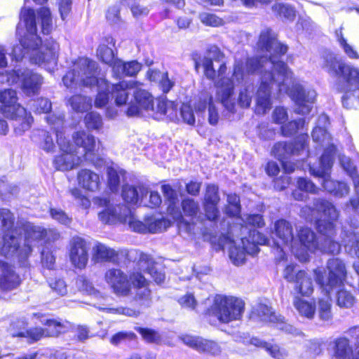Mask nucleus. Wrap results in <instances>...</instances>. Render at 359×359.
<instances>
[{
    "mask_svg": "<svg viewBox=\"0 0 359 359\" xmlns=\"http://www.w3.org/2000/svg\"><path fill=\"white\" fill-rule=\"evenodd\" d=\"M67 149L60 148L62 154L57 156L54 160V165L57 170H69L79 165L83 161V157L79 155V151L69 143L67 139L64 140Z\"/></svg>",
    "mask_w": 359,
    "mask_h": 359,
    "instance_id": "obj_21",
    "label": "nucleus"
},
{
    "mask_svg": "<svg viewBox=\"0 0 359 359\" xmlns=\"http://www.w3.org/2000/svg\"><path fill=\"white\" fill-rule=\"evenodd\" d=\"M52 108L50 101L47 98L41 97L33 101L32 109L37 113H48Z\"/></svg>",
    "mask_w": 359,
    "mask_h": 359,
    "instance_id": "obj_63",
    "label": "nucleus"
},
{
    "mask_svg": "<svg viewBox=\"0 0 359 359\" xmlns=\"http://www.w3.org/2000/svg\"><path fill=\"white\" fill-rule=\"evenodd\" d=\"M355 303L353 294L346 290H340L337 293V304L341 308H351Z\"/></svg>",
    "mask_w": 359,
    "mask_h": 359,
    "instance_id": "obj_50",
    "label": "nucleus"
},
{
    "mask_svg": "<svg viewBox=\"0 0 359 359\" xmlns=\"http://www.w3.org/2000/svg\"><path fill=\"white\" fill-rule=\"evenodd\" d=\"M120 210H123V215L119 217V222L122 223H128L129 226L133 229L134 231L139 233H147V222L146 224L136 219L131 210L127 206H123L119 208Z\"/></svg>",
    "mask_w": 359,
    "mask_h": 359,
    "instance_id": "obj_39",
    "label": "nucleus"
},
{
    "mask_svg": "<svg viewBox=\"0 0 359 359\" xmlns=\"http://www.w3.org/2000/svg\"><path fill=\"white\" fill-rule=\"evenodd\" d=\"M20 222H26L20 219L15 224V217L13 212L8 209H0V233H4L2 245L0 248V255L6 258L18 257L20 262V250L23 246L20 245L21 237L17 235L24 231V229L18 226Z\"/></svg>",
    "mask_w": 359,
    "mask_h": 359,
    "instance_id": "obj_4",
    "label": "nucleus"
},
{
    "mask_svg": "<svg viewBox=\"0 0 359 359\" xmlns=\"http://www.w3.org/2000/svg\"><path fill=\"white\" fill-rule=\"evenodd\" d=\"M17 101L15 90L6 89L0 93V102L3 104L2 111L7 118L15 121V131L20 135L30 128L33 118L27 114L23 107L17 104Z\"/></svg>",
    "mask_w": 359,
    "mask_h": 359,
    "instance_id": "obj_7",
    "label": "nucleus"
},
{
    "mask_svg": "<svg viewBox=\"0 0 359 359\" xmlns=\"http://www.w3.org/2000/svg\"><path fill=\"white\" fill-rule=\"evenodd\" d=\"M97 64L87 57H79L72 68L62 78L67 88L77 86H92L98 85L99 92L95 101L97 107L105 106L109 100V84L104 80L97 79Z\"/></svg>",
    "mask_w": 359,
    "mask_h": 359,
    "instance_id": "obj_3",
    "label": "nucleus"
},
{
    "mask_svg": "<svg viewBox=\"0 0 359 359\" xmlns=\"http://www.w3.org/2000/svg\"><path fill=\"white\" fill-rule=\"evenodd\" d=\"M69 259L78 269H84L88 261V248L86 241L81 237L74 236L69 242Z\"/></svg>",
    "mask_w": 359,
    "mask_h": 359,
    "instance_id": "obj_22",
    "label": "nucleus"
},
{
    "mask_svg": "<svg viewBox=\"0 0 359 359\" xmlns=\"http://www.w3.org/2000/svg\"><path fill=\"white\" fill-rule=\"evenodd\" d=\"M148 76L151 81L159 82L160 88L164 93H168L175 86V81L169 78L167 72L151 70L148 72Z\"/></svg>",
    "mask_w": 359,
    "mask_h": 359,
    "instance_id": "obj_41",
    "label": "nucleus"
},
{
    "mask_svg": "<svg viewBox=\"0 0 359 359\" xmlns=\"http://www.w3.org/2000/svg\"><path fill=\"white\" fill-rule=\"evenodd\" d=\"M130 279L134 290V292L131 290L130 294L133 296L132 301L134 304L141 309L150 307L152 304V296L148 287L147 280L139 272L130 274Z\"/></svg>",
    "mask_w": 359,
    "mask_h": 359,
    "instance_id": "obj_14",
    "label": "nucleus"
},
{
    "mask_svg": "<svg viewBox=\"0 0 359 359\" xmlns=\"http://www.w3.org/2000/svg\"><path fill=\"white\" fill-rule=\"evenodd\" d=\"M321 60L322 68L330 76L341 78L346 89H359V68L346 64L329 51L323 53Z\"/></svg>",
    "mask_w": 359,
    "mask_h": 359,
    "instance_id": "obj_6",
    "label": "nucleus"
},
{
    "mask_svg": "<svg viewBox=\"0 0 359 359\" xmlns=\"http://www.w3.org/2000/svg\"><path fill=\"white\" fill-rule=\"evenodd\" d=\"M117 254L115 250L100 243H97L93 248V260L95 262L109 261Z\"/></svg>",
    "mask_w": 359,
    "mask_h": 359,
    "instance_id": "obj_42",
    "label": "nucleus"
},
{
    "mask_svg": "<svg viewBox=\"0 0 359 359\" xmlns=\"http://www.w3.org/2000/svg\"><path fill=\"white\" fill-rule=\"evenodd\" d=\"M304 123L305 121L304 118H299L297 121L288 122L282 126V133L285 136L293 135L298 130L304 128Z\"/></svg>",
    "mask_w": 359,
    "mask_h": 359,
    "instance_id": "obj_58",
    "label": "nucleus"
},
{
    "mask_svg": "<svg viewBox=\"0 0 359 359\" xmlns=\"http://www.w3.org/2000/svg\"><path fill=\"white\" fill-rule=\"evenodd\" d=\"M182 340L186 345L198 352L208 353L212 355H219L222 352V347L219 344L200 337L185 335L182 337Z\"/></svg>",
    "mask_w": 359,
    "mask_h": 359,
    "instance_id": "obj_26",
    "label": "nucleus"
},
{
    "mask_svg": "<svg viewBox=\"0 0 359 359\" xmlns=\"http://www.w3.org/2000/svg\"><path fill=\"white\" fill-rule=\"evenodd\" d=\"M294 290L302 296H310L313 291V286L311 278L304 271H298Z\"/></svg>",
    "mask_w": 359,
    "mask_h": 359,
    "instance_id": "obj_38",
    "label": "nucleus"
},
{
    "mask_svg": "<svg viewBox=\"0 0 359 359\" xmlns=\"http://www.w3.org/2000/svg\"><path fill=\"white\" fill-rule=\"evenodd\" d=\"M97 55L104 63L109 65L113 68L115 60L114 54L111 48L106 45L99 46L97 50Z\"/></svg>",
    "mask_w": 359,
    "mask_h": 359,
    "instance_id": "obj_53",
    "label": "nucleus"
},
{
    "mask_svg": "<svg viewBox=\"0 0 359 359\" xmlns=\"http://www.w3.org/2000/svg\"><path fill=\"white\" fill-rule=\"evenodd\" d=\"M332 359H359V345L347 337H339L331 344Z\"/></svg>",
    "mask_w": 359,
    "mask_h": 359,
    "instance_id": "obj_17",
    "label": "nucleus"
},
{
    "mask_svg": "<svg viewBox=\"0 0 359 359\" xmlns=\"http://www.w3.org/2000/svg\"><path fill=\"white\" fill-rule=\"evenodd\" d=\"M246 254L248 253L246 252L244 245H242V248H241L240 245L233 244L229 249V257L233 264L236 266L244 264Z\"/></svg>",
    "mask_w": 359,
    "mask_h": 359,
    "instance_id": "obj_49",
    "label": "nucleus"
},
{
    "mask_svg": "<svg viewBox=\"0 0 359 359\" xmlns=\"http://www.w3.org/2000/svg\"><path fill=\"white\" fill-rule=\"evenodd\" d=\"M138 264L140 269L150 274L156 283L160 284L164 281L165 278L164 273L159 271L157 266L154 264V262L149 255L141 252Z\"/></svg>",
    "mask_w": 359,
    "mask_h": 359,
    "instance_id": "obj_32",
    "label": "nucleus"
},
{
    "mask_svg": "<svg viewBox=\"0 0 359 359\" xmlns=\"http://www.w3.org/2000/svg\"><path fill=\"white\" fill-rule=\"evenodd\" d=\"M77 179L79 185L86 190L96 191L100 189L101 184L100 176L90 170L83 169L79 171Z\"/></svg>",
    "mask_w": 359,
    "mask_h": 359,
    "instance_id": "obj_33",
    "label": "nucleus"
},
{
    "mask_svg": "<svg viewBox=\"0 0 359 359\" xmlns=\"http://www.w3.org/2000/svg\"><path fill=\"white\" fill-rule=\"evenodd\" d=\"M300 216L309 222L318 224L320 220L336 221L339 213L334 205L328 201L316 198L313 201V207L304 206L300 210Z\"/></svg>",
    "mask_w": 359,
    "mask_h": 359,
    "instance_id": "obj_12",
    "label": "nucleus"
},
{
    "mask_svg": "<svg viewBox=\"0 0 359 359\" xmlns=\"http://www.w3.org/2000/svg\"><path fill=\"white\" fill-rule=\"evenodd\" d=\"M104 280L116 294L122 297L130 295L132 285L130 279L121 269H108L104 274Z\"/></svg>",
    "mask_w": 359,
    "mask_h": 359,
    "instance_id": "obj_16",
    "label": "nucleus"
},
{
    "mask_svg": "<svg viewBox=\"0 0 359 359\" xmlns=\"http://www.w3.org/2000/svg\"><path fill=\"white\" fill-rule=\"evenodd\" d=\"M325 297L318 301V313L320 320L328 321L332 318L330 293L323 292Z\"/></svg>",
    "mask_w": 359,
    "mask_h": 359,
    "instance_id": "obj_46",
    "label": "nucleus"
},
{
    "mask_svg": "<svg viewBox=\"0 0 359 359\" xmlns=\"http://www.w3.org/2000/svg\"><path fill=\"white\" fill-rule=\"evenodd\" d=\"M200 65L202 66L204 74L208 79L214 80L216 77L219 78V81L216 82L218 99L226 110L234 112L235 102L231 96L233 93L234 84L236 81L233 76L232 79L224 76L226 71L225 63L220 64L218 71L216 72L213 67L212 60L205 57L201 62H196V69H198Z\"/></svg>",
    "mask_w": 359,
    "mask_h": 359,
    "instance_id": "obj_5",
    "label": "nucleus"
},
{
    "mask_svg": "<svg viewBox=\"0 0 359 359\" xmlns=\"http://www.w3.org/2000/svg\"><path fill=\"white\" fill-rule=\"evenodd\" d=\"M208 108V121L211 125H216L219 120L217 111L213 104L212 97L208 93H202L195 108L198 112H204Z\"/></svg>",
    "mask_w": 359,
    "mask_h": 359,
    "instance_id": "obj_31",
    "label": "nucleus"
},
{
    "mask_svg": "<svg viewBox=\"0 0 359 359\" xmlns=\"http://www.w3.org/2000/svg\"><path fill=\"white\" fill-rule=\"evenodd\" d=\"M339 161L341 166L351 177L357 194V191L359 192V175L357 173L355 166L353 164L350 158L346 156H340Z\"/></svg>",
    "mask_w": 359,
    "mask_h": 359,
    "instance_id": "obj_45",
    "label": "nucleus"
},
{
    "mask_svg": "<svg viewBox=\"0 0 359 359\" xmlns=\"http://www.w3.org/2000/svg\"><path fill=\"white\" fill-rule=\"evenodd\" d=\"M272 9L273 11L280 17L285 18L288 20H292L295 15L294 8L287 4L280 3L276 4L273 6Z\"/></svg>",
    "mask_w": 359,
    "mask_h": 359,
    "instance_id": "obj_57",
    "label": "nucleus"
},
{
    "mask_svg": "<svg viewBox=\"0 0 359 359\" xmlns=\"http://www.w3.org/2000/svg\"><path fill=\"white\" fill-rule=\"evenodd\" d=\"M11 334L13 337H26L29 343L39 341L42 337H46L44 329L41 327H34L19 332H11Z\"/></svg>",
    "mask_w": 359,
    "mask_h": 359,
    "instance_id": "obj_47",
    "label": "nucleus"
},
{
    "mask_svg": "<svg viewBox=\"0 0 359 359\" xmlns=\"http://www.w3.org/2000/svg\"><path fill=\"white\" fill-rule=\"evenodd\" d=\"M72 138L78 147L76 150L79 151V155L86 160H92L91 156L96 146L95 137L82 131L75 133Z\"/></svg>",
    "mask_w": 359,
    "mask_h": 359,
    "instance_id": "obj_28",
    "label": "nucleus"
},
{
    "mask_svg": "<svg viewBox=\"0 0 359 359\" xmlns=\"http://www.w3.org/2000/svg\"><path fill=\"white\" fill-rule=\"evenodd\" d=\"M245 309L244 302L234 297L217 294L214 297L212 306L208 310L210 316H213L222 323H229L240 320Z\"/></svg>",
    "mask_w": 359,
    "mask_h": 359,
    "instance_id": "obj_9",
    "label": "nucleus"
},
{
    "mask_svg": "<svg viewBox=\"0 0 359 359\" xmlns=\"http://www.w3.org/2000/svg\"><path fill=\"white\" fill-rule=\"evenodd\" d=\"M308 138L309 136L305 134L299 135L294 143H276L273 147L272 154L282 162L291 154H299L301 151H304L307 148Z\"/></svg>",
    "mask_w": 359,
    "mask_h": 359,
    "instance_id": "obj_20",
    "label": "nucleus"
},
{
    "mask_svg": "<svg viewBox=\"0 0 359 359\" xmlns=\"http://www.w3.org/2000/svg\"><path fill=\"white\" fill-rule=\"evenodd\" d=\"M347 91L342 96V104L346 109H357L359 107V95L356 90L358 89H346Z\"/></svg>",
    "mask_w": 359,
    "mask_h": 359,
    "instance_id": "obj_52",
    "label": "nucleus"
},
{
    "mask_svg": "<svg viewBox=\"0 0 359 359\" xmlns=\"http://www.w3.org/2000/svg\"><path fill=\"white\" fill-rule=\"evenodd\" d=\"M336 36L340 46L343 48L344 53L347 56L352 59H357L359 57L358 53L353 49V48L349 45L346 40L343 36L342 28L336 30Z\"/></svg>",
    "mask_w": 359,
    "mask_h": 359,
    "instance_id": "obj_54",
    "label": "nucleus"
},
{
    "mask_svg": "<svg viewBox=\"0 0 359 359\" xmlns=\"http://www.w3.org/2000/svg\"><path fill=\"white\" fill-rule=\"evenodd\" d=\"M198 18L200 21L206 26L218 27L223 24L222 18L216 15L208 12H203L199 14Z\"/></svg>",
    "mask_w": 359,
    "mask_h": 359,
    "instance_id": "obj_59",
    "label": "nucleus"
},
{
    "mask_svg": "<svg viewBox=\"0 0 359 359\" xmlns=\"http://www.w3.org/2000/svg\"><path fill=\"white\" fill-rule=\"evenodd\" d=\"M50 213L53 219L63 225L69 226L72 223V218L61 209L52 208Z\"/></svg>",
    "mask_w": 359,
    "mask_h": 359,
    "instance_id": "obj_64",
    "label": "nucleus"
},
{
    "mask_svg": "<svg viewBox=\"0 0 359 359\" xmlns=\"http://www.w3.org/2000/svg\"><path fill=\"white\" fill-rule=\"evenodd\" d=\"M22 280L15 271V266L8 262L0 260V290L11 292L18 288Z\"/></svg>",
    "mask_w": 359,
    "mask_h": 359,
    "instance_id": "obj_23",
    "label": "nucleus"
},
{
    "mask_svg": "<svg viewBox=\"0 0 359 359\" xmlns=\"http://www.w3.org/2000/svg\"><path fill=\"white\" fill-rule=\"evenodd\" d=\"M86 126L88 129L97 130L102 126V121L100 115L95 112H90L85 116Z\"/></svg>",
    "mask_w": 359,
    "mask_h": 359,
    "instance_id": "obj_60",
    "label": "nucleus"
},
{
    "mask_svg": "<svg viewBox=\"0 0 359 359\" xmlns=\"http://www.w3.org/2000/svg\"><path fill=\"white\" fill-rule=\"evenodd\" d=\"M293 305L300 316L308 319L313 318L316 311L314 303L309 302L298 296H295L293 299Z\"/></svg>",
    "mask_w": 359,
    "mask_h": 359,
    "instance_id": "obj_43",
    "label": "nucleus"
},
{
    "mask_svg": "<svg viewBox=\"0 0 359 359\" xmlns=\"http://www.w3.org/2000/svg\"><path fill=\"white\" fill-rule=\"evenodd\" d=\"M69 102L72 109L78 112L86 111L91 107V100L81 95L72 96Z\"/></svg>",
    "mask_w": 359,
    "mask_h": 359,
    "instance_id": "obj_48",
    "label": "nucleus"
},
{
    "mask_svg": "<svg viewBox=\"0 0 359 359\" xmlns=\"http://www.w3.org/2000/svg\"><path fill=\"white\" fill-rule=\"evenodd\" d=\"M241 235L248 233V237L241 238V244L244 245L248 255H254L258 253L259 245H264L267 242V238L257 230L248 229V226L241 227Z\"/></svg>",
    "mask_w": 359,
    "mask_h": 359,
    "instance_id": "obj_25",
    "label": "nucleus"
},
{
    "mask_svg": "<svg viewBox=\"0 0 359 359\" xmlns=\"http://www.w3.org/2000/svg\"><path fill=\"white\" fill-rule=\"evenodd\" d=\"M257 315L260 320L265 322H270L276 324L278 329L293 335H299L301 332L292 325L285 321V318L277 315L272 309L265 304H260L255 309Z\"/></svg>",
    "mask_w": 359,
    "mask_h": 359,
    "instance_id": "obj_18",
    "label": "nucleus"
},
{
    "mask_svg": "<svg viewBox=\"0 0 359 359\" xmlns=\"http://www.w3.org/2000/svg\"><path fill=\"white\" fill-rule=\"evenodd\" d=\"M38 18L41 20V31L48 34L52 29V18L50 10L48 8H41L38 12Z\"/></svg>",
    "mask_w": 359,
    "mask_h": 359,
    "instance_id": "obj_51",
    "label": "nucleus"
},
{
    "mask_svg": "<svg viewBox=\"0 0 359 359\" xmlns=\"http://www.w3.org/2000/svg\"><path fill=\"white\" fill-rule=\"evenodd\" d=\"M326 269L328 271L327 276L320 269H316L313 272L316 282L322 292L331 293L344 284L346 278L347 270L344 262L337 257L329 259Z\"/></svg>",
    "mask_w": 359,
    "mask_h": 359,
    "instance_id": "obj_8",
    "label": "nucleus"
},
{
    "mask_svg": "<svg viewBox=\"0 0 359 359\" xmlns=\"http://www.w3.org/2000/svg\"><path fill=\"white\" fill-rule=\"evenodd\" d=\"M182 208L184 214L189 217L196 216L200 210L198 203L189 198L182 201Z\"/></svg>",
    "mask_w": 359,
    "mask_h": 359,
    "instance_id": "obj_56",
    "label": "nucleus"
},
{
    "mask_svg": "<svg viewBox=\"0 0 359 359\" xmlns=\"http://www.w3.org/2000/svg\"><path fill=\"white\" fill-rule=\"evenodd\" d=\"M254 94L253 87L250 85L245 86L241 90L238 95V102L241 107L248 108L252 102Z\"/></svg>",
    "mask_w": 359,
    "mask_h": 359,
    "instance_id": "obj_55",
    "label": "nucleus"
},
{
    "mask_svg": "<svg viewBox=\"0 0 359 359\" xmlns=\"http://www.w3.org/2000/svg\"><path fill=\"white\" fill-rule=\"evenodd\" d=\"M219 199L218 187L213 184L208 185L203 204H218Z\"/></svg>",
    "mask_w": 359,
    "mask_h": 359,
    "instance_id": "obj_61",
    "label": "nucleus"
},
{
    "mask_svg": "<svg viewBox=\"0 0 359 359\" xmlns=\"http://www.w3.org/2000/svg\"><path fill=\"white\" fill-rule=\"evenodd\" d=\"M8 81L11 83L20 82L25 94L31 96L39 93L43 83V77L28 69H17L9 73Z\"/></svg>",
    "mask_w": 359,
    "mask_h": 359,
    "instance_id": "obj_13",
    "label": "nucleus"
},
{
    "mask_svg": "<svg viewBox=\"0 0 359 359\" xmlns=\"http://www.w3.org/2000/svg\"><path fill=\"white\" fill-rule=\"evenodd\" d=\"M298 236L302 244L310 251L315 250L318 247L315 233L309 228H301Z\"/></svg>",
    "mask_w": 359,
    "mask_h": 359,
    "instance_id": "obj_44",
    "label": "nucleus"
},
{
    "mask_svg": "<svg viewBox=\"0 0 359 359\" xmlns=\"http://www.w3.org/2000/svg\"><path fill=\"white\" fill-rule=\"evenodd\" d=\"M140 83L138 82L135 90L134 91L135 103H131L128 107L126 114L128 116H136L142 114V111H154V98L153 96L147 90H143L139 86Z\"/></svg>",
    "mask_w": 359,
    "mask_h": 359,
    "instance_id": "obj_19",
    "label": "nucleus"
},
{
    "mask_svg": "<svg viewBox=\"0 0 359 359\" xmlns=\"http://www.w3.org/2000/svg\"><path fill=\"white\" fill-rule=\"evenodd\" d=\"M151 111L154 118L157 120L163 119L164 116H166L170 121L178 119L177 104L165 97L157 100L154 110Z\"/></svg>",
    "mask_w": 359,
    "mask_h": 359,
    "instance_id": "obj_29",
    "label": "nucleus"
},
{
    "mask_svg": "<svg viewBox=\"0 0 359 359\" xmlns=\"http://www.w3.org/2000/svg\"><path fill=\"white\" fill-rule=\"evenodd\" d=\"M180 116L184 123L194 126L196 121L195 116L190 105L183 104L180 108Z\"/></svg>",
    "mask_w": 359,
    "mask_h": 359,
    "instance_id": "obj_62",
    "label": "nucleus"
},
{
    "mask_svg": "<svg viewBox=\"0 0 359 359\" xmlns=\"http://www.w3.org/2000/svg\"><path fill=\"white\" fill-rule=\"evenodd\" d=\"M335 221L320 220L317 224V229L320 233L325 236L323 250L327 253L338 254L341 250V245L332 240L335 233Z\"/></svg>",
    "mask_w": 359,
    "mask_h": 359,
    "instance_id": "obj_24",
    "label": "nucleus"
},
{
    "mask_svg": "<svg viewBox=\"0 0 359 359\" xmlns=\"http://www.w3.org/2000/svg\"><path fill=\"white\" fill-rule=\"evenodd\" d=\"M100 205H105L107 208L98 214L100 220L104 224L114 223L117 221L119 222V217L123 215V210L119 208L122 206L111 207L108 205L109 201L107 198L99 199Z\"/></svg>",
    "mask_w": 359,
    "mask_h": 359,
    "instance_id": "obj_36",
    "label": "nucleus"
},
{
    "mask_svg": "<svg viewBox=\"0 0 359 359\" xmlns=\"http://www.w3.org/2000/svg\"><path fill=\"white\" fill-rule=\"evenodd\" d=\"M142 65L135 60L124 62L121 60H116L113 65V73L117 77L133 76L140 71Z\"/></svg>",
    "mask_w": 359,
    "mask_h": 359,
    "instance_id": "obj_35",
    "label": "nucleus"
},
{
    "mask_svg": "<svg viewBox=\"0 0 359 359\" xmlns=\"http://www.w3.org/2000/svg\"><path fill=\"white\" fill-rule=\"evenodd\" d=\"M257 47L269 53L267 56L248 58L245 63L236 61L233 76L237 83L242 82L249 74H259L261 84L257 93L255 112L266 114L271 107V92L275 85L280 94L289 95L294 102V112L309 114L315 102L316 93L306 89L294 77L287 65L278 60L287 51V46L279 43L274 32L270 29L263 30L259 36Z\"/></svg>",
    "mask_w": 359,
    "mask_h": 359,
    "instance_id": "obj_1",
    "label": "nucleus"
},
{
    "mask_svg": "<svg viewBox=\"0 0 359 359\" xmlns=\"http://www.w3.org/2000/svg\"><path fill=\"white\" fill-rule=\"evenodd\" d=\"M47 123L52 126L54 129L56 137L57 142L60 148L67 149L65 144L63 142L64 140L67 139L65 133L62 131L64 124V114L62 112L53 113L48 115L46 117Z\"/></svg>",
    "mask_w": 359,
    "mask_h": 359,
    "instance_id": "obj_34",
    "label": "nucleus"
},
{
    "mask_svg": "<svg viewBox=\"0 0 359 359\" xmlns=\"http://www.w3.org/2000/svg\"><path fill=\"white\" fill-rule=\"evenodd\" d=\"M275 233L283 244L290 245L294 239L292 226L285 219H280L275 223Z\"/></svg>",
    "mask_w": 359,
    "mask_h": 359,
    "instance_id": "obj_40",
    "label": "nucleus"
},
{
    "mask_svg": "<svg viewBox=\"0 0 359 359\" xmlns=\"http://www.w3.org/2000/svg\"><path fill=\"white\" fill-rule=\"evenodd\" d=\"M34 316L39 318L41 324L46 326V328L44 329L46 337H57L72 327L71 323L67 320L50 318L41 313H34Z\"/></svg>",
    "mask_w": 359,
    "mask_h": 359,
    "instance_id": "obj_27",
    "label": "nucleus"
},
{
    "mask_svg": "<svg viewBox=\"0 0 359 359\" xmlns=\"http://www.w3.org/2000/svg\"><path fill=\"white\" fill-rule=\"evenodd\" d=\"M329 124V118L325 114H321L318 118L317 126L312 131V138L318 146L324 149V153L330 155L333 158L335 147L332 143V137L330 133L327 132L326 127Z\"/></svg>",
    "mask_w": 359,
    "mask_h": 359,
    "instance_id": "obj_15",
    "label": "nucleus"
},
{
    "mask_svg": "<svg viewBox=\"0 0 359 359\" xmlns=\"http://www.w3.org/2000/svg\"><path fill=\"white\" fill-rule=\"evenodd\" d=\"M21 20L26 27L27 33L20 40V44L14 46L12 50L13 58L21 60L26 54L30 53L32 62L39 65H55L59 50L58 43L53 39L41 44V39L36 35V17L34 10L23 9Z\"/></svg>",
    "mask_w": 359,
    "mask_h": 359,
    "instance_id": "obj_2",
    "label": "nucleus"
},
{
    "mask_svg": "<svg viewBox=\"0 0 359 359\" xmlns=\"http://www.w3.org/2000/svg\"><path fill=\"white\" fill-rule=\"evenodd\" d=\"M18 226L24 229V245L20 250V262L23 264L24 261L31 254L35 242L42 238H46L48 241H55L60 237V233L55 229H43L29 222H20Z\"/></svg>",
    "mask_w": 359,
    "mask_h": 359,
    "instance_id": "obj_10",
    "label": "nucleus"
},
{
    "mask_svg": "<svg viewBox=\"0 0 359 359\" xmlns=\"http://www.w3.org/2000/svg\"><path fill=\"white\" fill-rule=\"evenodd\" d=\"M333 159L330 155L321 156L318 168L310 167V173L322 179V185L325 190L337 197H344L348 194L349 187L345 182L334 181L330 179V171Z\"/></svg>",
    "mask_w": 359,
    "mask_h": 359,
    "instance_id": "obj_11",
    "label": "nucleus"
},
{
    "mask_svg": "<svg viewBox=\"0 0 359 359\" xmlns=\"http://www.w3.org/2000/svg\"><path fill=\"white\" fill-rule=\"evenodd\" d=\"M138 85L137 81H122L111 87V95L118 106L125 104L128 99V90L134 89Z\"/></svg>",
    "mask_w": 359,
    "mask_h": 359,
    "instance_id": "obj_30",
    "label": "nucleus"
},
{
    "mask_svg": "<svg viewBox=\"0 0 359 359\" xmlns=\"http://www.w3.org/2000/svg\"><path fill=\"white\" fill-rule=\"evenodd\" d=\"M148 193V189L143 185L135 187L127 184L123 187L122 197L128 203L137 204L140 199L143 200Z\"/></svg>",
    "mask_w": 359,
    "mask_h": 359,
    "instance_id": "obj_37",
    "label": "nucleus"
}]
</instances>
